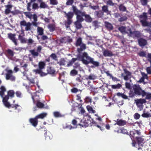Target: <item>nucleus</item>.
Returning a JSON list of instances; mask_svg holds the SVG:
<instances>
[{
  "mask_svg": "<svg viewBox=\"0 0 151 151\" xmlns=\"http://www.w3.org/2000/svg\"><path fill=\"white\" fill-rule=\"evenodd\" d=\"M81 22L76 21L74 22V25L77 29H80L82 27V24L81 23Z\"/></svg>",
  "mask_w": 151,
  "mask_h": 151,
  "instance_id": "32",
  "label": "nucleus"
},
{
  "mask_svg": "<svg viewBox=\"0 0 151 151\" xmlns=\"http://www.w3.org/2000/svg\"><path fill=\"white\" fill-rule=\"evenodd\" d=\"M105 25L106 28L109 30H111L113 29V27L112 25L108 22H105Z\"/></svg>",
  "mask_w": 151,
  "mask_h": 151,
  "instance_id": "28",
  "label": "nucleus"
},
{
  "mask_svg": "<svg viewBox=\"0 0 151 151\" xmlns=\"http://www.w3.org/2000/svg\"><path fill=\"white\" fill-rule=\"evenodd\" d=\"M0 96L1 98L4 97V93L6 91V88L4 86H2L0 87Z\"/></svg>",
  "mask_w": 151,
  "mask_h": 151,
  "instance_id": "25",
  "label": "nucleus"
},
{
  "mask_svg": "<svg viewBox=\"0 0 151 151\" xmlns=\"http://www.w3.org/2000/svg\"><path fill=\"white\" fill-rule=\"evenodd\" d=\"M127 122L124 120L119 119H117L116 123L114 124V125L117 124L119 126H123L126 124Z\"/></svg>",
  "mask_w": 151,
  "mask_h": 151,
  "instance_id": "21",
  "label": "nucleus"
},
{
  "mask_svg": "<svg viewBox=\"0 0 151 151\" xmlns=\"http://www.w3.org/2000/svg\"><path fill=\"white\" fill-rule=\"evenodd\" d=\"M77 60L82 61L83 64L86 65L89 63L92 64L93 65L91 66V68H95L99 66V63L98 61H94L93 58L88 55L87 52H84L82 55H78L77 58H72L68 62L67 66L69 67L72 66L73 63Z\"/></svg>",
  "mask_w": 151,
  "mask_h": 151,
  "instance_id": "1",
  "label": "nucleus"
},
{
  "mask_svg": "<svg viewBox=\"0 0 151 151\" xmlns=\"http://www.w3.org/2000/svg\"><path fill=\"white\" fill-rule=\"evenodd\" d=\"M139 45L141 47H143L147 44V40L143 38H140L138 40Z\"/></svg>",
  "mask_w": 151,
  "mask_h": 151,
  "instance_id": "16",
  "label": "nucleus"
},
{
  "mask_svg": "<svg viewBox=\"0 0 151 151\" xmlns=\"http://www.w3.org/2000/svg\"><path fill=\"white\" fill-rule=\"evenodd\" d=\"M103 13H105L107 15H110L111 12L109 10L108 6L107 5H104L102 7V10Z\"/></svg>",
  "mask_w": 151,
  "mask_h": 151,
  "instance_id": "19",
  "label": "nucleus"
},
{
  "mask_svg": "<svg viewBox=\"0 0 151 151\" xmlns=\"http://www.w3.org/2000/svg\"><path fill=\"white\" fill-rule=\"evenodd\" d=\"M32 9L34 10L38 9L39 8V6H38V4L36 3H34L32 5Z\"/></svg>",
  "mask_w": 151,
  "mask_h": 151,
  "instance_id": "47",
  "label": "nucleus"
},
{
  "mask_svg": "<svg viewBox=\"0 0 151 151\" xmlns=\"http://www.w3.org/2000/svg\"><path fill=\"white\" fill-rule=\"evenodd\" d=\"M138 55L140 57H146V53L144 51H140L138 53Z\"/></svg>",
  "mask_w": 151,
  "mask_h": 151,
  "instance_id": "49",
  "label": "nucleus"
},
{
  "mask_svg": "<svg viewBox=\"0 0 151 151\" xmlns=\"http://www.w3.org/2000/svg\"><path fill=\"white\" fill-rule=\"evenodd\" d=\"M29 121L32 125L35 127H36L38 124V119L36 116L34 118H30L29 119Z\"/></svg>",
  "mask_w": 151,
  "mask_h": 151,
  "instance_id": "15",
  "label": "nucleus"
},
{
  "mask_svg": "<svg viewBox=\"0 0 151 151\" xmlns=\"http://www.w3.org/2000/svg\"><path fill=\"white\" fill-rule=\"evenodd\" d=\"M108 75L109 76L111 77L112 80L114 81H120L119 79H118L116 77H113L111 75V74L110 73H108Z\"/></svg>",
  "mask_w": 151,
  "mask_h": 151,
  "instance_id": "51",
  "label": "nucleus"
},
{
  "mask_svg": "<svg viewBox=\"0 0 151 151\" xmlns=\"http://www.w3.org/2000/svg\"><path fill=\"white\" fill-rule=\"evenodd\" d=\"M27 79L29 81V86H33L34 84L35 83V82L33 79H29L28 78H27Z\"/></svg>",
  "mask_w": 151,
  "mask_h": 151,
  "instance_id": "46",
  "label": "nucleus"
},
{
  "mask_svg": "<svg viewBox=\"0 0 151 151\" xmlns=\"http://www.w3.org/2000/svg\"><path fill=\"white\" fill-rule=\"evenodd\" d=\"M36 0H30V2L27 4V9L28 11L29 12H30L31 11V3L33 2L35 3Z\"/></svg>",
  "mask_w": 151,
  "mask_h": 151,
  "instance_id": "29",
  "label": "nucleus"
},
{
  "mask_svg": "<svg viewBox=\"0 0 151 151\" xmlns=\"http://www.w3.org/2000/svg\"><path fill=\"white\" fill-rule=\"evenodd\" d=\"M47 114L46 113H42L35 116L37 119H43L46 117Z\"/></svg>",
  "mask_w": 151,
  "mask_h": 151,
  "instance_id": "31",
  "label": "nucleus"
},
{
  "mask_svg": "<svg viewBox=\"0 0 151 151\" xmlns=\"http://www.w3.org/2000/svg\"><path fill=\"white\" fill-rule=\"evenodd\" d=\"M118 29L122 33H125L128 34V33L127 32H126V27L121 26L118 28Z\"/></svg>",
  "mask_w": 151,
  "mask_h": 151,
  "instance_id": "35",
  "label": "nucleus"
},
{
  "mask_svg": "<svg viewBox=\"0 0 151 151\" xmlns=\"http://www.w3.org/2000/svg\"><path fill=\"white\" fill-rule=\"evenodd\" d=\"M65 14V17L67 19V20L65 21V25L67 29L70 27V25L73 22L72 18L74 15V13L72 12H69L67 13L66 12H64Z\"/></svg>",
  "mask_w": 151,
  "mask_h": 151,
  "instance_id": "3",
  "label": "nucleus"
},
{
  "mask_svg": "<svg viewBox=\"0 0 151 151\" xmlns=\"http://www.w3.org/2000/svg\"><path fill=\"white\" fill-rule=\"evenodd\" d=\"M103 55L104 56H111L113 55L112 52L108 50H105L104 51Z\"/></svg>",
  "mask_w": 151,
  "mask_h": 151,
  "instance_id": "33",
  "label": "nucleus"
},
{
  "mask_svg": "<svg viewBox=\"0 0 151 151\" xmlns=\"http://www.w3.org/2000/svg\"><path fill=\"white\" fill-rule=\"evenodd\" d=\"M6 52V56L9 59L11 60L14 56L15 52L12 50L9 49H7Z\"/></svg>",
  "mask_w": 151,
  "mask_h": 151,
  "instance_id": "17",
  "label": "nucleus"
},
{
  "mask_svg": "<svg viewBox=\"0 0 151 151\" xmlns=\"http://www.w3.org/2000/svg\"><path fill=\"white\" fill-rule=\"evenodd\" d=\"M122 86L121 84L118 83L116 85H112L111 87L112 89H119Z\"/></svg>",
  "mask_w": 151,
  "mask_h": 151,
  "instance_id": "45",
  "label": "nucleus"
},
{
  "mask_svg": "<svg viewBox=\"0 0 151 151\" xmlns=\"http://www.w3.org/2000/svg\"><path fill=\"white\" fill-rule=\"evenodd\" d=\"M136 140L139 145H142L143 144L144 139L142 137H137Z\"/></svg>",
  "mask_w": 151,
  "mask_h": 151,
  "instance_id": "26",
  "label": "nucleus"
},
{
  "mask_svg": "<svg viewBox=\"0 0 151 151\" xmlns=\"http://www.w3.org/2000/svg\"><path fill=\"white\" fill-rule=\"evenodd\" d=\"M48 28L50 32H52L55 29V25L54 24H50L48 25Z\"/></svg>",
  "mask_w": 151,
  "mask_h": 151,
  "instance_id": "34",
  "label": "nucleus"
},
{
  "mask_svg": "<svg viewBox=\"0 0 151 151\" xmlns=\"http://www.w3.org/2000/svg\"><path fill=\"white\" fill-rule=\"evenodd\" d=\"M76 47L80 46V48L77 49V51L78 52L80 53L82 51L86 49V45L82 42V39L81 37L78 38L76 40Z\"/></svg>",
  "mask_w": 151,
  "mask_h": 151,
  "instance_id": "5",
  "label": "nucleus"
},
{
  "mask_svg": "<svg viewBox=\"0 0 151 151\" xmlns=\"http://www.w3.org/2000/svg\"><path fill=\"white\" fill-rule=\"evenodd\" d=\"M135 102L137 106L139 105L140 104H143L146 102L145 99H137L135 100Z\"/></svg>",
  "mask_w": 151,
  "mask_h": 151,
  "instance_id": "23",
  "label": "nucleus"
},
{
  "mask_svg": "<svg viewBox=\"0 0 151 151\" xmlns=\"http://www.w3.org/2000/svg\"><path fill=\"white\" fill-rule=\"evenodd\" d=\"M141 132L138 130H134V131H131L130 132V136L132 140H133L135 139L138 137V136L140 135Z\"/></svg>",
  "mask_w": 151,
  "mask_h": 151,
  "instance_id": "11",
  "label": "nucleus"
},
{
  "mask_svg": "<svg viewBox=\"0 0 151 151\" xmlns=\"http://www.w3.org/2000/svg\"><path fill=\"white\" fill-rule=\"evenodd\" d=\"M133 90H130L129 93V97L133 98L135 96H139L143 95V91H145L142 90L139 86L134 85L133 86Z\"/></svg>",
  "mask_w": 151,
  "mask_h": 151,
  "instance_id": "2",
  "label": "nucleus"
},
{
  "mask_svg": "<svg viewBox=\"0 0 151 151\" xmlns=\"http://www.w3.org/2000/svg\"><path fill=\"white\" fill-rule=\"evenodd\" d=\"M147 14V13L146 12H144L142 14H140L137 17L142 25H143L147 21L148 19Z\"/></svg>",
  "mask_w": 151,
  "mask_h": 151,
  "instance_id": "8",
  "label": "nucleus"
},
{
  "mask_svg": "<svg viewBox=\"0 0 151 151\" xmlns=\"http://www.w3.org/2000/svg\"><path fill=\"white\" fill-rule=\"evenodd\" d=\"M60 41L61 43H66V37H64L61 38Z\"/></svg>",
  "mask_w": 151,
  "mask_h": 151,
  "instance_id": "61",
  "label": "nucleus"
},
{
  "mask_svg": "<svg viewBox=\"0 0 151 151\" xmlns=\"http://www.w3.org/2000/svg\"><path fill=\"white\" fill-rule=\"evenodd\" d=\"M80 64L78 62L75 63L73 65V67L74 69L79 68H80Z\"/></svg>",
  "mask_w": 151,
  "mask_h": 151,
  "instance_id": "59",
  "label": "nucleus"
},
{
  "mask_svg": "<svg viewBox=\"0 0 151 151\" xmlns=\"http://www.w3.org/2000/svg\"><path fill=\"white\" fill-rule=\"evenodd\" d=\"M128 31L129 32L128 35L134 39L139 38L142 36V33L138 31H132L130 28L128 29Z\"/></svg>",
  "mask_w": 151,
  "mask_h": 151,
  "instance_id": "7",
  "label": "nucleus"
},
{
  "mask_svg": "<svg viewBox=\"0 0 151 151\" xmlns=\"http://www.w3.org/2000/svg\"><path fill=\"white\" fill-rule=\"evenodd\" d=\"M84 118L85 120L83 121V122H82V120H81V123L78 124L79 126L82 127H87L90 125L91 126V124L92 122V119L90 116L87 114L84 116Z\"/></svg>",
  "mask_w": 151,
  "mask_h": 151,
  "instance_id": "6",
  "label": "nucleus"
},
{
  "mask_svg": "<svg viewBox=\"0 0 151 151\" xmlns=\"http://www.w3.org/2000/svg\"><path fill=\"white\" fill-rule=\"evenodd\" d=\"M82 16L85 17L84 20L87 22L90 23L92 22V19L89 14H86L85 12H84V13L82 14Z\"/></svg>",
  "mask_w": 151,
  "mask_h": 151,
  "instance_id": "18",
  "label": "nucleus"
},
{
  "mask_svg": "<svg viewBox=\"0 0 151 151\" xmlns=\"http://www.w3.org/2000/svg\"><path fill=\"white\" fill-rule=\"evenodd\" d=\"M86 108L88 111L90 112H91L93 113H95L96 112L95 111L93 110L92 107L89 105L87 106Z\"/></svg>",
  "mask_w": 151,
  "mask_h": 151,
  "instance_id": "44",
  "label": "nucleus"
},
{
  "mask_svg": "<svg viewBox=\"0 0 151 151\" xmlns=\"http://www.w3.org/2000/svg\"><path fill=\"white\" fill-rule=\"evenodd\" d=\"M13 73V72L11 70L7 71V73L6 74V80H9L12 81H15V77L12 74Z\"/></svg>",
  "mask_w": 151,
  "mask_h": 151,
  "instance_id": "10",
  "label": "nucleus"
},
{
  "mask_svg": "<svg viewBox=\"0 0 151 151\" xmlns=\"http://www.w3.org/2000/svg\"><path fill=\"white\" fill-rule=\"evenodd\" d=\"M37 97V95L32 96V98L34 104L37 102L36 106L39 108H43L44 106V104L43 103L40 102L39 100H36L35 98Z\"/></svg>",
  "mask_w": 151,
  "mask_h": 151,
  "instance_id": "13",
  "label": "nucleus"
},
{
  "mask_svg": "<svg viewBox=\"0 0 151 151\" xmlns=\"http://www.w3.org/2000/svg\"><path fill=\"white\" fill-rule=\"evenodd\" d=\"M39 8L40 9L47 8H48V6L45 2H43L40 3Z\"/></svg>",
  "mask_w": 151,
  "mask_h": 151,
  "instance_id": "38",
  "label": "nucleus"
},
{
  "mask_svg": "<svg viewBox=\"0 0 151 151\" xmlns=\"http://www.w3.org/2000/svg\"><path fill=\"white\" fill-rule=\"evenodd\" d=\"M96 76L93 74H91L89 76H87L86 78V79L87 80H94L96 78Z\"/></svg>",
  "mask_w": 151,
  "mask_h": 151,
  "instance_id": "39",
  "label": "nucleus"
},
{
  "mask_svg": "<svg viewBox=\"0 0 151 151\" xmlns=\"http://www.w3.org/2000/svg\"><path fill=\"white\" fill-rule=\"evenodd\" d=\"M50 57L52 58L54 60H57V56L55 53H52L50 55Z\"/></svg>",
  "mask_w": 151,
  "mask_h": 151,
  "instance_id": "54",
  "label": "nucleus"
},
{
  "mask_svg": "<svg viewBox=\"0 0 151 151\" xmlns=\"http://www.w3.org/2000/svg\"><path fill=\"white\" fill-rule=\"evenodd\" d=\"M119 9L120 11L122 12H125L127 10L126 7L122 4L119 6Z\"/></svg>",
  "mask_w": 151,
  "mask_h": 151,
  "instance_id": "40",
  "label": "nucleus"
},
{
  "mask_svg": "<svg viewBox=\"0 0 151 151\" xmlns=\"http://www.w3.org/2000/svg\"><path fill=\"white\" fill-rule=\"evenodd\" d=\"M3 98L2 102L4 105L6 107L9 108L11 106V105L8 102L9 99L6 97H4Z\"/></svg>",
  "mask_w": 151,
  "mask_h": 151,
  "instance_id": "20",
  "label": "nucleus"
},
{
  "mask_svg": "<svg viewBox=\"0 0 151 151\" xmlns=\"http://www.w3.org/2000/svg\"><path fill=\"white\" fill-rule=\"evenodd\" d=\"M140 116V115L137 113H136L134 116L135 119L137 120L139 119Z\"/></svg>",
  "mask_w": 151,
  "mask_h": 151,
  "instance_id": "58",
  "label": "nucleus"
},
{
  "mask_svg": "<svg viewBox=\"0 0 151 151\" xmlns=\"http://www.w3.org/2000/svg\"><path fill=\"white\" fill-rule=\"evenodd\" d=\"M54 116L56 118L61 117L63 116V115L58 111H55L53 113Z\"/></svg>",
  "mask_w": 151,
  "mask_h": 151,
  "instance_id": "41",
  "label": "nucleus"
},
{
  "mask_svg": "<svg viewBox=\"0 0 151 151\" xmlns=\"http://www.w3.org/2000/svg\"><path fill=\"white\" fill-rule=\"evenodd\" d=\"M50 4L52 5H56L58 4L57 0H50Z\"/></svg>",
  "mask_w": 151,
  "mask_h": 151,
  "instance_id": "52",
  "label": "nucleus"
},
{
  "mask_svg": "<svg viewBox=\"0 0 151 151\" xmlns=\"http://www.w3.org/2000/svg\"><path fill=\"white\" fill-rule=\"evenodd\" d=\"M112 0H109L107 1L106 4L110 6H114V3L113 2Z\"/></svg>",
  "mask_w": 151,
  "mask_h": 151,
  "instance_id": "62",
  "label": "nucleus"
},
{
  "mask_svg": "<svg viewBox=\"0 0 151 151\" xmlns=\"http://www.w3.org/2000/svg\"><path fill=\"white\" fill-rule=\"evenodd\" d=\"M78 71L75 69L72 70L70 72V75L72 76H74L78 74Z\"/></svg>",
  "mask_w": 151,
  "mask_h": 151,
  "instance_id": "43",
  "label": "nucleus"
},
{
  "mask_svg": "<svg viewBox=\"0 0 151 151\" xmlns=\"http://www.w3.org/2000/svg\"><path fill=\"white\" fill-rule=\"evenodd\" d=\"M141 4L143 6H145L147 5L148 0H140Z\"/></svg>",
  "mask_w": 151,
  "mask_h": 151,
  "instance_id": "56",
  "label": "nucleus"
},
{
  "mask_svg": "<svg viewBox=\"0 0 151 151\" xmlns=\"http://www.w3.org/2000/svg\"><path fill=\"white\" fill-rule=\"evenodd\" d=\"M142 26L143 27H151V22H148L147 21Z\"/></svg>",
  "mask_w": 151,
  "mask_h": 151,
  "instance_id": "60",
  "label": "nucleus"
},
{
  "mask_svg": "<svg viewBox=\"0 0 151 151\" xmlns=\"http://www.w3.org/2000/svg\"><path fill=\"white\" fill-rule=\"evenodd\" d=\"M142 93V97H144L145 96H146V97L145 99V100H150L151 99V93H150L149 92H146L145 91H143Z\"/></svg>",
  "mask_w": 151,
  "mask_h": 151,
  "instance_id": "24",
  "label": "nucleus"
},
{
  "mask_svg": "<svg viewBox=\"0 0 151 151\" xmlns=\"http://www.w3.org/2000/svg\"><path fill=\"white\" fill-rule=\"evenodd\" d=\"M47 70V74H55V70L53 68L51 67H48Z\"/></svg>",
  "mask_w": 151,
  "mask_h": 151,
  "instance_id": "27",
  "label": "nucleus"
},
{
  "mask_svg": "<svg viewBox=\"0 0 151 151\" xmlns=\"http://www.w3.org/2000/svg\"><path fill=\"white\" fill-rule=\"evenodd\" d=\"M85 102L86 103H91L92 102V99L90 97L86 96L85 99Z\"/></svg>",
  "mask_w": 151,
  "mask_h": 151,
  "instance_id": "48",
  "label": "nucleus"
},
{
  "mask_svg": "<svg viewBox=\"0 0 151 151\" xmlns=\"http://www.w3.org/2000/svg\"><path fill=\"white\" fill-rule=\"evenodd\" d=\"M121 133L124 134H129L128 132H127V129L122 128L121 129Z\"/></svg>",
  "mask_w": 151,
  "mask_h": 151,
  "instance_id": "53",
  "label": "nucleus"
},
{
  "mask_svg": "<svg viewBox=\"0 0 151 151\" xmlns=\"http://www.w3.org/2000/svg\"><path fill=\"white\" fill-rule=\"evenodd\" d=\"M42 70L39 68L38 69H34L33 70V72L35 73V74H40Z\"/></svg>",
  "mask_w": 151,
  "mask_h": 151,
  "instance_id": "57",
  "label": "nucleus"
},
{
  "mask_svg": "<svg viewBox=\"0 0 151 151\" xmlns=\"http://www.w3.org/2000/svg\"><path fill=\"white\" fill-rule=\"evenodd\" d=\"M37 32L38 35H42L44 34V29L41 27H38L37 28Z\"/></svg>",
  "mask_w": 151,
  "mask_h": 151,
  "instance_id": "37",
  "label": "nucleus"
},
{
  "mask_svg": "<svg viewBox=\"0 0 151 151\" xmlns=\"http://www.w3.org/2000/svg\"><path fill=\"white\" fill-rule=\"evenodd\" d=\"M45 63L44 62L40 61L38 63L39 68L42 70L45 68Z\"/></svg>",
  "mask_w": 151,
  "mask_h": 151,
  "instance_id": "36",
  "label": "nucleus"
},
{
  "mask_svg": "<svg viewBox=\"0 0 151 151\" xmlns=\"http://www.w3.org/2000/svg\"><path fill=\"white\" fill-rule=\"evenodd\" d=\"M20 24L21 27H26L25 28V29L26 31H30L31 29V27L32 24L29 22H27L23 20L20 22Z\"/></svg>",
  "mask_w": 151,
  "mask_h": 151,
  "instance_id": "9",
  "label": "nucleus"
},
{
  "mask_svg": "<svg viewBox=\"0 0 151 151\" xmlns=\"http://www.w3.org/2000/svg\"><path fill=\"white\" fill-rule=\"evenodd\" d=\"M95 14L98 18H101L104 15L103 12L101 10L99 11H96L95 12Z\"/></svg>",
  "mask_w": 151,
  "mask_h": 151,
  "instance_id": "30",
  "label": "nucleus"
},
{
  "mask_svg": "<svg viewBox=\"0 0 151 151\" xmlns=\"http://www.w3.org/2000/svg\"><path fill=\"white\" fill-rule=\"evenodd\" d=\"M127 19V17L126 16H123L119 19V21L120 22H122L124 21H126Z\"/></svg>",
  "mask_w": 151,
  "mask_h": 151,
  "instance_id": "50",
  "label": "nucleus"
},
{
  "mask_svg": "<svg viewBox=\"0 0 151 151\" xmlns=\"http://www.w3.org/2000/svg\"><path fill=\"white\" fill-rule=\"evenodd\" d=\"M73 11L76 16V21L82 22L84 20V19L82 17L83 16H82V14L84 13V12H82L81 10L78 9L76 7L74 6H72Z\"/></svg>",
  "mask_w": 151,
  "mask_h": 151,
  "instance_id": "4",
  "label": "nucleus"
},
{
  "mask_svg": "<svg viewBox=\"0 0 151 151\" xmlns=\"http://www.w3.org/2000/svg\"><path fill=\"white\" fill-rule=\"evenodd\" d=\"M11 13L13 15H15L20 14V12L18 10H15L14 11H11Z\"/></svg>",
  "mask_w": 151,
  "mask_h": 151,
  "instance_id": "55",
  "label": "nucleus"
},
{
  "mask_svg": "<svg viewBox=\"0 0 151 151\" xmlns=\"http://www.w3.org/2000/svg\"><path fill=\"white\" fill-rule=\"evenodd\" d=\"M18 39L20 40L21 42L22 43H26V40L25 38L22 35H19L18 36Z\"/></svg>",
  "mask_w": 151,
  "mask_h": 151,
  "instance_id": "42",
  "label": "nucleus"
},
{
  "mask_svg": "<svg viewBox=\"0 0 151 151\" xmlns=\"http://www.w3.org/2000/svg\"><path fill=\"white\" fill-rule=\"evenodd\" d=\"M72 123L74 126H76V127L77 126L79 125H78L79 123L77 124V121L75 119H73V120L72 121Z\"/></svg>",
  "mask_w": 151,
  "mask_h": 151,
  "instance_id": "63",
  "label": "nucleus"
},
{
  "mask_svg": "<svg viewBox=\"0 0 151 151\" xmlns=\"http://www.w3.org/2000/svg\"><path fill=\"white\" fill-rule=\"evenodd\" d=\"M24 13L25 15L28 18H31L32 15L30 14V12H24Z\"/></svg>",
  "mask_w": 151,
  "mask_h": 151,
  "instance_id": "64",
  "label": "nucleus"
},
{
  "mask_svg": "<svg viewBox=\"0 0 151 151\" xmlns=\"http://www.w3.org/2000/svg\"><path fill=\"white\" fill-rule=\"evenodd\" d=\"M15 94L14 91L13 90H10L8 91L7 94L5 95L4 97H6L9 99V97L13 98L14 97Z\"/></svg>",
  "mask_w": 151,
  "mask_h": 151,
  "instance_id": "22",
  "label": "nucleus"
},
{
  "mask_svg": "<svg viewBox=\"0 0 151 151\" xmlns=\"http://www.w3.org/2000/svg\"><path fill=\"white\" fill-rule=\"evenodd\" d=\"M15 36L16 35L15 34L9 33L8 34V38L12 41L15 45H17V39L16 38Z\"/></svg>",
  "mask_w": 151,
  "mask_h": 151,
  "instance_id": "14",
  "label": "nucleus"
},
{
  "mask_svg": "<svg viewBox=\"0 0 151 151\" xmlns=\"http://www.w3.org/2000/svg\"><path fill=\"white\" fill-rule=\"evenodd\" d=\"M42 47L41 46H38L37 49V51L34 50H30L29 52L34 57H37L39 55V53L41 52Z\"/></svg>",
  "mask_w": 151,
  "mask_h": 151,
  "instance_id": "12",
  "label": "nucleus"
}]
</instances>
